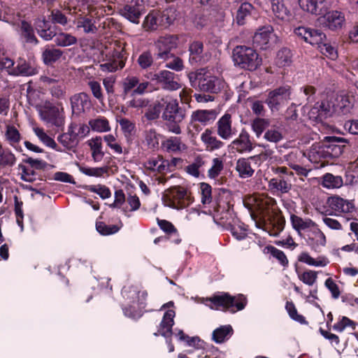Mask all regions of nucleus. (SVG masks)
Masks as SVG:
<instances>
[{
    "label": "nucleus",
    "instance_id": "nucleus-1",
    "mask_svg": "<svg viewBox=\"0 0 358 358\" xmlns=\"http://www.w3.org/2000/svg\"><path fill=\"white\" fill-rule=\"evenodd\" d=\"M150 85L148 81L140 83L138 78L134 76L125 78L122 82V95L127 106L136 109L145 108L149 101L139 96L148 92Z\"/></svg>",
    "mask_w": 358,
    "mask_h": 358
},
{
    "label": "nucleus",
    "instance_id": "nucleus-2",
    "mask_svg": "<svg viewBox=\"0 0 358 358\" xmlns=\"http://www.w3.org/2000/svg\"><path fill=\"white\" fill-rule=\"evenodd\" d=\"M122 295L127 303L122 308L124 315L132 319L141 317L148 295L146 291L138 286H124Z\"/></svg>",
    "mask_w": 358,
    "mask_h": 358
},
{
    "label": "nucleus",
    "instance_id": "nucleus-3",
    "mask_svg": "<svg viewBox=\"0 0 358 358\" xmlns=\"http://www.w3.org/2000/svg\"><path fill=\"white\" fill-rule=\"evenodd\" d=\"M200 303L205 304L211 309H222L236 313L245 308L247 304L246 298L239 294L237 296H231L228 293H221L211 298H202Z\"/></svg>",
    "mask_w": 358,
    "mask_h": 358
},
{
    "label": "nucleus",
    "instance_id": "nucleus-4",
    "mask_svg": "<svg viewBox=\"0 0 358 358\" xmlns=\"http://www.w3.org/2000/svg\"><path fill=\"white\" fill-rule=\"evenodd\" d=\"M189 79L192 86L197 85L198 87L203 92L217 93L225 87L224 80L215 76L211 70L200 69L195 73L189 74Z\"/></svg>",
    "mask_w": 358,
    "mask_h": 358
},
{
    "label": "nucleus",
    "instance_id": "nucleus-5",
    "mask_svg": "<svg viewBox=\"0 0 358 358\" xmlns=\"http://www.w3.org/2000/svg\"><path fill=\"white\" fill-rule=\"evenodd\" d=\"M232 58L236 66L249 71L256 70L262 64V59L257 52L245 45L236 46L233 50Z\"/></svg>",
    "mask_w": 358,
    "mask_h": 358
},
{
    "label": "nucleus",
    "instance_id": "nucleus-6",
    "mask_svg": "<svg viewBox=\"0 0 358 358\" xmlns=\"http://www.w3.org/2000/svg\"><path fill=\"white\" fill-rule=\"evenodd\" d=\"M163 201L165 206L180 210L191 205L194 202V198L186 188L174 186L165 191Z\"/></svg>",
    "mask_w": 358,
    "mask_h": 358
},
{
    "label": "nucleus",
    "instance_id": "nucleus-7",
    "mask_svg": "<svg viewBox=\"0 0 358 358\" xmlns=\"http://www.w3.org/2000/svg\"><path fill=\"white\" fill-rule=\"evenodd\" d=\"M158 106L164 108L162 117L165 121H182L184 114L180 110L176 99L169 96L162 97L158 102Z\"/></svg>",
    "mask_w": 358,
    "mask_h": 358
},
{
    "label": "nucleus",
    "instance_id": "nucleus-8",
    "mask_svg": "<svg viewBox=\"0 0 358 358\" xmlns=\"http://www.w3.org/2000/svg\"><path fill=\"white\" fill-rule=\"evenodd\" d=\"M277 41V36L271 25L259 28L254 34L252 43L255 47L262 50L271 48Z\"/></svg>",
    "mask_w": 358,
    "mask_h": 358
},
{
    "label": "nucleus",
    "instance_id": "nucleus-9",
    "mask_svg": "<svg viewBox=\"0 0 358 358\" xmlns=\"http://www.w3.org/2000/svg\"><path fill=\"white\" fill-rule=\"evenodd\" d=\"M178 38L173 35L159 37L155 43L157 59L166 60L173 57L171 51L177 46Z\"/></svg>",
    "mask_w": 358,
    "mask_h": 358
},
{
    "label": "nucleus",
    "instance_id": "nucleus-10",
    "mask_svg": "<svg viewBox=\"0 0 358 358\" xmlns=\"http://www.w3.org/2000/svg\"><path fill=\"white\" fill-rule=\"evenodd\" d=\"M290 95L289 87H280L268 94L266 102L271 111H278L281 106L285 105L290 99Z\"/></svg>",
    "mask_w": 358,
    "mask_h": 358
},
{
    "label": "nucleus",
    "instance_id": "nucleus-11",
    "mask_svg": "<svg viewBox=\"0 0 358 358\" xmlns=\"http://www.w3.org/2000/svg\"><path fill=\"white\" fill-rule=\"evenodd\" d=\"M41 118L57 127L64 124L63 108L50 103L47 104L40 110Z\"/></svg>",
    "mask_w": 358,
    "mask_h": 358
},
{
    "label": "nucleus",
    "instance_id": "nucleus-12",
    "mask_svg": "<svg viewBox=\"0 0 358 358\" xmlns=\"http://www.w3.org/2000/svg\"><path fill=\"white\" fill-rule=\"evenodd\" d=\"M269 3L274 20L287 22L292 18L291 9L284 0H269Z\"/></svg>",
    "mask_w": 358,
    "mask_h": 358
},
{
    "label": "nucleus",
    "instance_id": "nucleus-13",
    "mask_svg": "<svg viewBox=\"0 0 358 358\" xmlns=\"http://www.w3.org/2000/svg\"><path fill=\"white\" fill-rule=\"evenodd\" d=\"M217 134L224 141L231 139L237 134V129L232 126L231 115L225 113L216 123Z\"/></svg>",
    "mask_w": 358,
    "mask_h": 358
},
{
    "label": "nucleus",
    "instance_id": "nucleus-14",
    "mask_svg": "<svg viewBox=\"0 0 358 358\" xmlns=\"http://www.w3.org/2000/svg\"><path fill=\"white\" fill-rule=\"evenodd\" d=\"M294 34L313 45L322 44L326 38L325 34L321 31L306 27H299L294 29Z\"/></svg>",
    "mask_w": 358,
    "mask_h": 358
},
{
    "label": "nucleus",
    "instance_id": "nucleus-15",
    "mask_svg": "<svg viewBox=\"0 0 358 358\" xmlns=\"http://www.w3.org/2000/svg\"><path fill=\"white\" fill-rule=\"evenodd\" d=\"M319 18L320 23L331 30L341 29L345 22L344 14L338 10L326 11Z\"/></svg>",
    "mask_w": 358,
    "mask_h": 358
},
{
    "label": "nucleus",
    "instance_id": "nucleus-16",
    "mask_svg": "<svg viewBox=\"0 0 358 358\" xmlns=\"http://www.w3.org/2000/svg\"><path fill=\"white\" fill-rule=\"evenodd\" d=\"M217 116V113L214 109L196 110L191 114L189 124L199 130L197 123H200L203 126L210 124L215 120Z\"/></svg>",
    "mask_w": 358,
    "mask_h": 358
},
{
    "label": "nucleus",
    "instance_id": "nucleus-17",
    "mask_svg": "<svg viewBox=\"0 0 358 358\" xmlns=\"http://www.w3.org/2000/svg\"><path fill=\"white\" fill-rule=\"evenodd\" d=\"M152 80H157L161 83L165 90L173 91L181 87V85L177 80V76L169 71L164 70L158 73H155Z\"/></svg>",
    "mask_w": 358,
    "mask_h": 358
},
{
    "label": "nucleus",
    "instance_id": "nucleus-18",
    "mask_svg": "<svg viewBox=\"0 0 358 358\" xmlns=\"http://www.w3.org/2000/svg\"><path fill=\"white\" fill-rule=\"evenodd\" d=\"M333 113L331 104L329 101L317 102L310 110L308 117L316 123L321 122Z\"/></svg>",
    "mask_w": 358,
    "mask_h": 358
},
{
    "label": "nucleus",
    "instance_id": "nucleus-19",
    "mask_svg": "<svg viewBox=\"0 0 358 358\" xmlns=\"http://www.w3.org/2000/svg\"><path fill=\"white\" fill-rule=\"evenodd\" d=\"M144 13V6L138 0L125 5L120 10V13L124 17L135 24L139 23V19Z\"/></svg>",
    "mask_w": 358,
    "mask_h": 358
},
{
    "label": "nucleus",
    "instance_id": "nucleus-20",
    "mask_svg": "<svg viewBox=\"0 0 358 358\" xmlns=\"http://www.w3.org/2000/svg\"><path fill=\"white\" fill-rule=\"evenodd\" d=\"M229 148L239 153L250 152L253 149L248 132L242 129L238 136L229 144Z\"/></svg>",
    "mask_w": 358,
    "mask_h": 358
},
{
    "label": "nucleus",
    "instance_id": "nucleus-21",
    "mask_svg": "<svg viewBox=\"0 0 358 358\" xmlns=\"http://www.w3.org/2000/svg\"><path fill=\"white\" fill-rule=\"evenodd\" d=\"M299 5L303 10L315 15H322L328 9L326 0H299Z\"/></svg>",
    "mask_w": 358,
    "mask_h": 358
},
{
    "label": "nucleus",
    "instance_id": "nucleus-22",
    "mask_svg": "<svg viewBox=\"0 0 358 358\" xmlns=\"http://www.w3.org/2000/svg\"><path fill=\"white\" fill-rule=\"evenodd\" d=\"M74 24L77 31H82L86 34H94L98 31L96 19L92 15H80L74 20Z\"/></svg>",
    "mask_w": 358,
    "mask_h": 358
},
{
    "label": "nucleus",
    "instance_id": "nucleus-23",
    "mask_svg": "<svg viewBox=\"0 0 358 358\" xmlns=\"http://www.w3.org/2000/svg\"><path fill=\"white\" fill-rule=\"evenodd\" d=\"M175 310L168 309L164 313L162 320L159 325L158 331L155 336L162 335L165 338H170L172 335V327L174 324Z\"/></svg>",
    "mask_w": 358,
    "mask_h": 358
},
{
    "label": "nucleus",
    "instance_id": "nucleus-24",
    "mask_svg": "<svg viewBox=\"0 0 358 358\" xmlns=\"http://www.w3.org/2000/svg\"><path fill=\"white\" fill-rule=\"evenodd\" d=\"M326 139L327 142L323 143L327 159L337 157L342 154L343 148L336 143H348L347 139L336 136H327Z\"/></svg>",
    "mask_w": 358,
    "mask_h": 358
},
{
    "label": "nucleus",
    "instance_id": "nucleus-25",
    "mask_svg": "<svg viewBox=\"0 0 358 358\" xmlns=\"http://www.w3.org/2000/svg\"><path fill=\"white\" fill-rule=\"evenodd\" d=\"M162 148L169 153L180 154L187 150V145L180 137L170 136L162 143Z\"/></svg>",
    "mask_w": 358,
    "mask_h": 358
},
{
    "label": "nucleus",
    "instance_id": "nucleus-26",
    "mask_svg": "<svg viewBox=\"0 0 358 358\" xmlns=\"http://www.w3.org/2000/svg\"><path fill=\"white\" fill-rule=\"evenodd\" d=\"M71 103L73 113L76 115L85 112V109H88L91 106L90 97L84 92L73 96L71 98Z\"/></svg>",
    "mask_w": 358,
    "mask_h": 358
},
{
    "label": "nucleus",
    "instance_id": "nucleus-27",
    "mask_svg": "<svg viewBox=\"0 0 358 358\" xmlns=\"http://www.w3.org/2000/svg\"><path fill=\"white\" fill-rule=\"evenodd\" d=\"M75 126L71 124L69 127L68 131L59 135L57 141L61 143L66 150H74L78 144V138L75 131Z\"/></svg>",
    "mask_w": 358,
    "mask_h": 358
},
{
    "label": "nucleus",
    "instance_id": "nucleus-28",
    "mask_svg": "<svg viewBox=\"0 0 358 358\" xmlns=\"http://www.w3.org/2000/svg\"><path fill=\"white\" fill-rule=\"evenodd\" d=\"M201 141L206 147V150L213 152L222 148L224 143L218 139L213 133V131L206 129L201 135Z\"/></svg>",
    "mask_w": 358,
    "mask_h": 358
},
{
    "label": "nucleus",
    "instance_id": "nucleus-29",
    "mask_svg": "<svg viewBox=\"0 0 358 358\" xmlns=\"http://www.w3.org/2000/svg\"><path fill=\"white\" fill-rule=\"evenodd\" d=\"M305 154L301 152H291L287 156V164L299 175L307 176L309 170L301 166V160L303 159Z\"/></svg>",
    "mask_w": 358,
    "mask_h": 358
},
{
    "label": "nucleus",
    "instance_id": "nucleus-30",
    "mask_svg": "<svg viewBox=\"0 0 358 358\" xmlns=\"http://www.w3.org/2000/svg\"><path fill=\"white\" fill-rule=\"evenodd\" d=\"M327 203L332 210L339 213H350L355 208L352 202L338 196L329 197Z\"/></svg>",
    "mask_w": 358,
    "mask_h": 358
},
{
    "label": "nucleus",
    "instance_id": "nucleus-31",
    "mask_svg": "<svg viewBox=\"0 0 358 358\" xmlns=\"http://www.w3.org/2000/svg\"><path fill=\"white\" fill-rule=\"evenodd\" d=\"M268 187L273 192H280L285 194L292 189V183L285 176L273 178L268 182Z\"/></svg>",
    "mask_w": 358,
    "mask_h": 358
},
{
    "label": "nucleus",
    "instance_id": "nucleus-32",
    "mask_svg": "<svg viewBox=\"0 0 358 358\" xmlns=\"http://www.w3.org/2000/svg\"><path fill=\"white\" fill-rule=\"evenodd\" d=\"M311 234L308 238V243L313 250L317 251L320 247L326 245V236L317 225L311 231Z\"/></svg>",
    "mask_w": 358,
    "mask_h": 358
},
{
    "label": "nucleus",
    "instance_id": "nucleus-33",
    "mask_svg": "<svg viewBox=\"0 0 358 358\" xmlns=\"http://www.w3.org/2000/svg\"><path fill=\"white\" fill-rule=\"evenodd\" d=\"M290 220L292 227L298 232L308 229L311 231L317 225L310 218H302L296 215H291Z\"/></svg>",
    "mask_w": 358,
    "mask_h": 358
},
{
    "label": "nucleus",
    "instance_id": "nucleus-34",
    "mask_svg": "<svg viewBox=\"0 0 358 358\" xmlns=\"http://www.w3.org/2000/svg\"><path fill=\"white\" fill-rule=\"evenodd\" d=\"M297 259L300 262L315 267H324L329 263V259L326 257L320 256L317 259H314L307 252H301Z\"/></svg>",
    "mask_w": 358,
    "mask_h": 358
},
{
    "label": "nucleus",
    "instance_id": "nucleus-35",
    "mask_svg": "<svg viewBox=\"0 0 358 358\" xmlns=\"http://www.w3.org/2000/svg\"><path fill=\"white\" fill-rule=\"evenodd\" d=\"M145 167L152 171L164 173L169 169V162L161 156L152 157L145 163Z\"/></svg>",
    "mask_w": 358,
    "mask_h": 358
},
{
    "label": "nucleus",
    "instance_id": "nucleus-36",
    "mask_svg": "<svg viewBox=\"0 0 358 358\" xmlns=\"http://www.w3.org/2000/svg\"><path fill=\"white\" fill-rule=\"evenodd\" d=\"M233 333L234 330L231 325H223L213 331L212 339L216 343H222L229 340Z\"/></svg>",
    "mask_w": 358,
    "mask_h": 358
},
{
    "label": "nucleus",
    "instance_id": "nucleus-37",
    "mask_svg": "<svg viewBox=\"0 0 358 358\" xmlns=\"http://www.w3.org/2000/svg\"><path fill=\"white\" fill-rule=\"evenodd\" d=\"M250 159V158H241L236 162V170L238 171L239 176L242 178H250L255 172V170L251 166Z\"/></svg>",
    "mask_w": 358,
    "mask_h": 358
},
{
    "label": "nucleus",
    "instance_id": "nucleus-38",
    "mask_svg": "<svg viewBox=\"0 0 358 358\" xmlns=\"http://www.w3.org/2000/svg\"><path fill=\"white\" fill-rule=\"evenodd\" d=\"M324 143L313 145L308 152V159L314 164H319L322 159H327Z\"/></svg>",
    "mask_w": 358,
    "mask_h": 358
},
{
    "label": "nucleus",
    "instance_id": "nucleus-39",
    "mask_svg": "<svg viewBox=\"0 0 358 358\" xmlns=\"http://www.w3.org/2000/svg\"><path fill=\"white\" fill-rule=\"evenodd\" d=\"M159 17V25L166 28L173 23L176 19V10L173 7L166 8L162 12L158 13Z\"/></svg>",
    "mask_w": 358,
    "mask_h": 358
},
{
    "label": "nucleus",
    "instance_id": "nucleus-40",
    "mask_svg": "<svg viewBox=\"0 0 358 358\" xmlns=\"http://www.w3.org/2000/svg\"><path fill=\"white\" fill-rule=\"evenodd\" d=\"M203 50V45L201 42L194 41L190 44L189 51L190 54L189 62L191 64L203 62L205 61L202 56Z\"/></svg>",
    "mask_w": 358,
    "mask_h": 358
},
{
    "label": "nucleus",
    "instance_id": "nucleus-41",
    "mask_svg": "<svg viewBox=\"0 0 358 358\" xmlns=\"http://www.w3.org/2000/svg\"><path fill=\"white\" fill-rule=\"evenodd\" d=\"M89 145L92 150V155L95 162L102 160L104 152L102 150V140L101 137L93 138L89 141Z\"/></svg>",
    "mask_w": 358,
    "mask_h": 358
},
{
    "label": "nucleus",
    "instance_id": "nucleus-42",
    "mask_svg": "<svg viewBox=\"0 0 358 358\" xmlns=\"http://www.w3.org/2000/svg\"><path fill=\"white\" fill-rule=\"evenodd\" d=\"M33 131L35 135L38 138V139L42 142L45 145L52 148L58 152H62V150L57 148V145L55 140L48 136L44 131L43 129L40 127H34Z\"/></svg>",
    "mask_w": 358,
    "mask_h": 358
},
{
    "label": "nucleus",
    "instance_id": "nucleus-43",
    "mask_svg": "<svg viewBox=\"0 0 358 358\" xmlns=\"http://www.w3.org/2000/svg\"><path fill=\"white\" fill-rule=\"evenodd\" d=\"M322 185L327 189L340 188L343 185V180L341 176L326 173L323 176Z\"/></svg>",
    "mask_w": 358,
    "mask_h": 358
},
{
    "label": "nucleus",
    "instance_id": "nucleus-44",
    "mask_svg": "<svg viewBox=\"0 0 358 358\" xmlns=\"http://www.w3.org/2000/svg\"><path fill=\"white\" fill-rule=\"evenodd\" d=\"M89 125L93 131L96 132H107L110 130L108 120L103 117H99L90 120Z\"/></svg>",
    "mask_w": 358,
    "mask_h": 358
},
{
    "label": "nucleus",
    "instance_id": "nucleus-45",
    "mask_svg": "<svg viewBox=\"0 0 358 358\" xmlns=\"http://www.w3.org/2000/svg\"><path fill=\"white\" fill-rule=\"evenodd\" d=\"M55 42L58 46L67 47L76 44L77 38L71 34L60 32L56 34Z\"/></svg>",
    "mask_w": 358,
    "mask_h": 358
},
{
    "label": "nucleus",
    "instance_id": "nucleus-46",
    "mask_svg": "<svg viewBox=\"0 0 358 358\" xmlns=\"http://www.w3.org/2000/svg\"><path fill=\"white\" fill-rule=\"evenodd\" d=\"M292 52L288 48H282L280 50L276 55L275 64L278 67H285L289 66L292 63Z\"/></svg>",
    "mask_w": 358,
    "mask_h": 358
},
{
    "label": "nucleus",
    "instance_id": "nucleus-47",
    "mask_svg": "<svg viewBox=\"0 0 358 358\" xmlns=\"http://www.w3.org/2000/svg\"><path fill=\"white\" fill-rule=\"evenodd\" d=\"M126 203L129 207L127 206L122 207V212L127 217L130 216V212L138 210L141 206V201L136 195L129 194Z\"/></svg>",
    "mask_w": 358,
    "mask_h": 358
},
{
    "label": "nucleus",
    "instance_id": "nucleus-48",
    "mask_svg": "<svg viewBox=\"0 0 358 358\" xmlns=\"http://www.w3.org/2000/svg\"><path fill=\"white\" fill-rule=\"evenodd\" d=\"M253 6L251 3H243L237 10L236 21L238 24L243 25L245 22V18L250 15Z\"/></svg>",
    "mask_w": 358,
    "mask_h": 358
},
{
    "label": "nucleus",
    "instance_id": "nucleus-49",
    "mask_svg": "<svg viewBox=\"0 0 358 358\" xmlns=\"http://www.w3.org/2000/svg\"><path fill=\"white\" fill-rule=\"evenodd\" d=\"M62 55V52L54 48H47L43 52V60L45 64H49L56 62Z\"/></svg>",
    "mask_w": 358,
    "mask_h": 358
},
{
    "label": "nucleus",
    "instance_id": "nucleus-50",
    "mask_svg": "<svg viewBox=\"0 0 358 358\" xmlns=\"http://www.w3.org/2000/svg\"><path fill=\"white\" fill-rule=\"evenodd\" d=\"M15 155L8 149H3L0 152V166L11 167L16 163Z\"/></svg>",
    "mask_w": 358,
    "mask_h": 358
},
{
    "label": "nucleus",
    "instance_id": "nucleus-51",
    "mask_svg": "<svg viewBox=\"0 0 358 358\" xmlns=\"http://www.w3.org/2000/svg\"><path fill=\"white\" fill-rule=\"evenodd\" d=\"M143 26L147 30H155L158 27H160L158 12L152 11L150 13L145 17Z\"/></svg>",
    "mask_w": 358,
    "mask_h": 358
},
{
    "label": "nucleus",
    "instance_id": "nucleus-52",
    "mask_svg": "<svg viewBox=\"0 0 358 358\" xmlns=\"http://www.w3.org/2000/svg\"><path fill=\"white\" fill-rule=\"evenodd\" d=\"M20 27L22 36L25 38L26 42L36 44L38 41L31 24L26 21H22Z\"/></svg>",
    "mask_w": 358,
    "mask_h": 358
},
{
    "label": "nucleus",
    "instance_id": "nucleus-53",
    "mask_svg": "<svg viewBox=\"0 0 358 358\" xmlns=\"http://www.w3.org/2000/svg\"><path fill=\"white\" fill-rule=\"evenodd\" d=\"M283 134L280 129L273 127L266 131L264 138L271 143H277L283 139Z\"/></svg>",
    "mask_w": 358,
    "mask_h": 358
},
{
    "label": "nucleus",
    "instance_id": "nucleus-54",
    "mask_svg": "<svg viewBox=\"0 0 358 358\" xmlns=\"http://www.w3.org/2000/svg\"><path fill=\"white\" fill-rule=\"evenodd\" d=\"M120 55V54H119ZM124 61L118 56L117 59H113L112 62H106L100 65L103 71L113 72L118 69H122L124 66Z\"/></svg>",
    "mask_w": 358,
    "mask_h": 358
},
{
    "label": "nucleus",
    "instance_id": "nucleus-55",
    "mask_svg": "<svg viewBox=\"0 0 358 358\" xmlns=\"http://www.w3.org/2000/svg\"><path fill=\"white\" fill-rule=\"evenodd\" d=\"M97 231L103 236H108L117 233L120 227L115 224L108 225L103 222H98L96 224Z\"/></svg>",
    "mask_w": 358,
    "mask_h": 358
},
{
    "label": "nucleus",
    "instance_id": "nucleus-56",
    "mask_svg": "<svg viewBox=\"0 0 358 358\" xmlns=\"http://www.w3.org/2000/svg\"><path fill=\"white\" fill-rule=\"evenodd\" d=\"M203 164L204 162L202 158L198 157L194 159V161L192 164L187 165L185 167V171L190 176H192L195 178H199L200 176L199 169L203 166Z\"/></svg>",
    "mask_w": 358,
    "mask_h": 358
},
{
    "label": "nucleus",
    "instance_id": "nucleus-57",
    "mask_svg": "<svg viewBox=\"0 0 358 358\" xmlns=\"http://www.w3.org/2000/svg\"><path fill=\"white\" fill-rule=\"evenodd\" d=\"M159 135L156 132L155 129H150L144 132L145 142L150 148H154L159 145Z\"/></svg>",
    "mask_w": 358,
    "mask_h": 358
},
{
    "label": "nucleus",
    "instance_id": "nucleus-58",
    "mask_svg": "<svg viewBox=\"0 0 358 358\" xmlns=\"http://www.w3.org/2000/svg\"><path fill=\"white\" fill-rule=\"evenodd\" d=\"M333 113L341 111L343 113H347L350 111L352 105L349 101L348 97L345 96H341L338 99V103L336 106L331 105Z\"/></svg>",
    "mask_w": 358,
    "mask_h": 358
},
{
    "label": "nucleus",
    "instance_id": "nucleus-59",
    "mask_svg": "<svg viewBox=\"0 0 358 358\" xmlns=\"http://www.w3.org/2000/svg\"><path fill=\"white\" fill-rule=\"evenodd\" d=\"M269 121L266 119L256 118L252 122V129L257 137H259L263 131L269 126Z\"/></svg>",
    "mask_w": 358,
    "mask_h": 358
},
{
    "label": "nucleus",
    "instance_id": "nucleus-60",
    "mask_svg": "<svg viewBox=\"0 0 358 358\" xmlns=\"http://www.w3.org/2000/svg\"><path fill=\"white\" fill-rule=\"evenodd\" d=\"M50 20L53 24L66 26L69 23L68 17L60 10L54 9L51 11Z\"/></svg>",
    "mask_w": 358,
    "mask_h": 358
},
{
    "label": "nucleus",
    "instance_id": "nucleus-61",
    "mask_svg": "<svg viewBox=\"0 0 358 358\" xmlns=\"http://www.w3.org/2000/svg\"><path fill=\"white\" fill-rule=\"evenodd\" d=\"M137 62L142 69H147L150 68L153 64V57L150 51H145L142 52L138 59Z\"/></svg>",
    "mask_w": 358,
    "mask_h": 358
},
{
    "label": "nucleus",
    "instance_id": "nucleus-62",
    "mask_svg": "<svg viewBox=\"0 0 358 358\" xmlns=\"http://www.w3.org/2000/svg\"><path fill=\"white\" fill-rule=\"evenodd\" d=\"M317 271L308 270L299 275V278L304 284L312 286L317 280Z\"/></svg>",
    "mask_w": 358,
    "mask_h": 358
},
{
    "label": "nucleus",
    "instance_id": "nucleus-63",
    "mask_svg": "<svg viewBox=\"0 0 358 358\" xmlns=\"http://www.w3.org/2000/svg\"><path fill=\"white\" fill-rule=\"evenodd\" d=\"M88 190L91 192L99 194V196L103 199H108L111 196L110 189L103 185H90L88 187Z\"/></svg>",
    "mask_w": 358,
    "mask_h": 358
},
{
    "label": "nucleus",
    "instance_id": "nucleus-64",
    "mask_svg": "<svg viewBox=\"0 0 358 358\" xmlns=\"http://www.w3.org/2000/svg\"><path fill=\"white\" fill-rule=\"evenodd\" d=\"M103 139L107 145L116 154L121 155L123 152L121 145L117 141L115 137L112 134L104 136Z\"/></svg>",
    "mask_w": 358,
    "mask_h": 358
}]
</instances>
